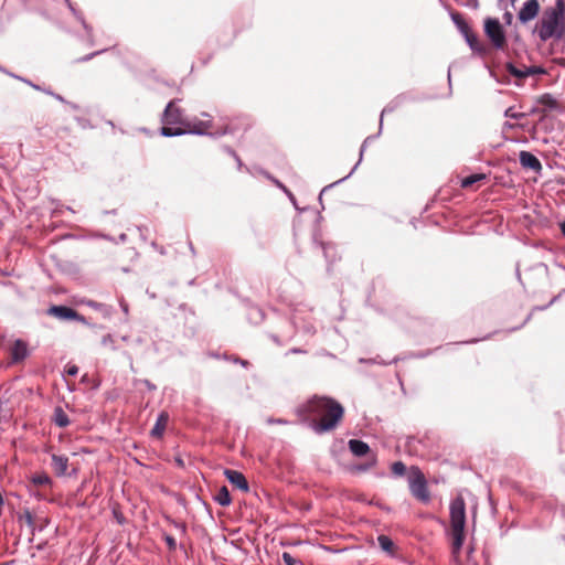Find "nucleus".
<instances>
[{
  "mask_svg": "<svg viewBox=\"0 0 565 565\" xmlns=\"http://www.w3.org/2000/svg\"><path fill=\"white\" fill-rule=\"evenodd\" d=\"M306 412L312 419V429L322 434L334 429L343 416V407L329 397H313L306 405Z\"/></svg>",
  "mask_w": 565,
  "mask_h": 565,
  "instance_id": "nucleus-1",
  "label": "nucleus"
},
{
  "mask_svg": "<svg viewBox=\"0 0 565 565\" xmlns=\"http://www.w3.org/2000/svg\"><path fill=\"white\" fill-rule=\"evenodd\" d=\"M535 32L542 42L561 40L565 35V0H555L554 6L544 9Z\"/></svg>",
  "mask_w": 565,
  "mask_h": 565,
  "instance_id": "nucleus-2",
  "label": "nucleus"
},
{
  "mask_svg": "<svg viewBox=\"0 0 565 565\" xmlns=\"http://www.w3.org/2000/svg\"><path fill=\"white\" fill-rule=\"evenodd\" d=\"M449 514L452 536V553L457 555L463 545L466 527V503L461 495L451 500Z\"/></svg>",
  "mask_w": 565,
  "mask_h": 565,
  "instance_id": "nucleus-3",
  "label": "nucleus"
},
{
  "mask_svg": "<svg viewBox=\"0 0 565 565\" xmlns=\"http://www.w3.org/2000/svg\"><path fill=\"white\" fill-rule=\"evenodd\" d=\"M205 119L184 120L182 127H162L161 135L164 137H177L185 134L207 135L212 127V120L209 114L203 113Z\"/></svg>",
  "mask_w": 565,
  "mask_h": 565,
  "instance_id": "nucleus-4",
  "label": "nucleus"
},
{
  "mask_svg": "<svg viewBox=\"0 0 565 565\" xmlns=\"http://www.w3.org/2000/svg\"><path fill=\"white\" fill-rule=\"evenodd\" d=\"M408 487L411 493L422 502H428L429 491L427 488V481L418 467L412 466L408 473Z\"/></svg>",
  "mask_w": 565,
  "mask_h": 565,
  "instance_id": "nucleus-5",
  "label": "nucleus"
},
{
  "mask_svg": "<svg viewBox=\"0 0 565 565\" xmlns=\"http://www.w3.org/2000/svg\"><path fill=\"white\" fill-rule=\"evenodd\" d=\"M484 32L495 49H503L505 34L498 19L487 18L484 20Z\"/></svg>",
  "mask_w": 565,
  "mask_h": 565,
  "instance_id": "nucleus-6",
  "label": "nucleus"
},
{
  "mask_svg": "<svg viewBox=\"0 0 565 565\" xmlns=\"http://www.w3.org/2000/svg\"><path fill=\"white\" fill-rule=\"evenodd\" d=\"M163 127H182L184 124L181 108L175 106L174 100H171L166 106L162 115Z\"/></svg>",
  "mask_w": 565,
  "mask_h": 565,
  "instance_id": "nucleus-7",
  "label": "nucleus"
},
{
  "mask_svg": "<svg viewBox=\"0 0 565 565\" xmlns=\"http://www.w3.org/2000/svg\"><path fill=\"white\" fill-rule=\"evenodd\" d=\"M540 12L539 0H526L518 13V19L525 24L532 21Z\"/></svg>",
  "mask_w": 565,
  "mask_h": 565,
  "instance_id": "nucleus-8",
  "label": "nucleus"
},
{
  "mask_svg": "<svg viewBox=\"0 0 565 565\" xmlns=\"http://www.w3.org/2000/svg\"><path fill=\"white\" fill-rule=\"evenodd\" d=\"M519 161L524 169H529L534 172H540L542 170L540 160L529 151H521L519 154Z\"/></svg>",
  "mask_w": 565,
  "mask_h": 565,
  "instance_id": "nucleus-9",
  "label": "nucleus"
},
{
  "mask_svg": "<svg viewBox=\"0 0 565 565\" xmlns=\"http://www.w3.org/2000/svg\"><path fill=\"white\" fill-rule=\"evenodd\" d=\"M224 475L227 478V480L239 490L244 492H247L249 490L248 482L242 472L237 470L226 469L224 471Z\"/></svg>",
  "mask_w": 565,
  "mask_h": 565,
  "instance_id": "nucleus-10",
  "label": "nucleus"
},
{
  "mask_svg": "<svg viewBox=\"0 0 565 565\" xmlns=\"http://www.w3.org/2000/svg\"><path fill=\"white\" fill-rule=\"evenodd\" d=\"M51 466L57 477L65 476L68 469V458L64 455H51Z\"/></svg>",
  "mask_w": 565,
  "mask_h": 565,
  "instance_id": "nucleus-11",
  "label": "nucleus"
},
{
  "mask_svg": "<svg viewBox=\"0 0 565 565\" xmlns=\"http://www.w3.org/2000/svg\"><path fill=\"white\" fill-rule=\"evenodd\" d=\"M49 312L62 320H73L78 318V315L74 309L65 306H53L50 308Z\"/></svg>",
  "mask_w": 565,
  "mask_h": 565,
  "instance_id": "nucleus-12",
  "label": "nucleus"
},
{
  "mask_svg": "<svg viewBox=\"0 0 565 565\" xmlns=\"http://www.w3.org/2000/svg\"><path fill=\"white\" fill-rule=\"evenodd\" d=\"M168 422H169L168 413L161 412L158 415L156 424H154V426L151 429V436L160 438L163 435L164 430H166Z\"/></svg>",
  "mask_w": 565,
  "mask_h": 565,
  "instance_id": "nucleus-13",
  "label": "nucleus"
},
{
  "mask_svg": "<svg viewBox=\"0 0 565 565\" xmlns=\"http://www.w3.org/2000/svg\"><path fill=\"white\" fill-rule=\"evenodd\" d=\"M349 449L354 456L362 457L370 451V447L366 443L359 439L349 440Z\"/></svg>",
  "mask_w": 565,
  "mask_h": 565,
  "instance_id": "nucleus-14",
  "label": "nucleus"
},
{
  "mask_svg": "<svg viewBox=\"0 0 565 565\" xmlns=\"http://www.w3.org/2000/svg\"><path fill=\"white\" fill-rule=\"evenodd\" d=\"M13 361H21L28 356V345L22 340H17L12 347Z\"/></svg>",
  "mask_w": 565,
  "mask_h": 565,
  "instance_id": "nucleus-15",
  "label": "nucleus"
},
{
  "mask_svg": "<svg viewBox=\"0 0 565 565\" xmlns=\"http://www.w3.org/2000/svg\"><path fill=\"white\" fill-rule=\"evenodd\" d=\"M469 47L477 53H484V46L478 40V36L470 30L463 35Z\"/></svg>",
  "mask_w": 565,
  "mask_h": 565,
  "instance_id": "nucleus-16",
  "label": "nucleus"
},
{
  "mask_svg": "<svg viewBox=\"0 0 565 565\" xmlns=\"http://www.w3.org/2000/svg\"><path fill=\"white\" fill-rule=\"evenodd\" d=\"M53 423L58 427H67L70 425V418L62 407L57 406L54 408Z\"/></svg>",
  "mask_w": 565,
  "mask_h": 565,
  "instance_id": "nucleus-17",
  "label": "nucleus"
},
{
  "mask_svg": "<svg viewBox=\"0 0 565 565\" xmlns=\"http://www.w3.org/2000/svg\"><path fill=\"white\" fill-rule=\"evenodd\" d=\"M86 305L89 308L100 312L103 315V317H105V318H109L114 312V308L111 306H108V305H105L102 302H97L94 300L87 301Z\"/></svg>",
  "mask_w": 565,
  "mask_h": 565,
  "instance_id": "nucleus-18",
  "label": "nucleus"
},
{
  "mask_svg": "<svg viewBox=\"0 0 565 565\" xmlns=\"http://www.w3.org/2000/svg\"><path fill=\"white\" fill-rule=\"evenodd\" d=\"M450 18H451L452 22L455 23V25L457 26V29L459 30V32L462 35H465L468 31L471 30L470 26L468 25V23L461 17L460 13L451 12L450 13Z\"/></svg>",
  "mask_w": 565,
  "mask_h": 565,
  "instance_id": "nucleus-19",
  "label": "nucleus"
},
{
  "mask_svg": "<svg viewBox=\"0 0 565 565\" xmlns=\"http://www.w3.org/2000/svg\"><path fill=\"white\" fill-rule=\"evenodd\" d=\"M214 500L222 507H228L232 502L228 489L223 486L214 497Z\"/></svg>",
  "mask_w": 565,
  "mask_h": 565,
  "instance_id": "nucleus-20",
  "label": "nucleus"
},
{
  "mask_svg": "<svg viewBox=\"0 0 565 565\" xmlns=\"http://www.w3.org/2000/svg\"><path fill=\"white\" fill-rule=\"evenodd\" d=\"M507 67V71L514 77L516 78H525L529 76L527 74V66H524L522 68H519L516 67L514 64L512 63H507L505 65Z\"/></svg>",
  "mask_w": 565,
  "mask_h": 565,
  "instance_id": "nucleus-21",
  "label": "nucleus"
},
{
  "mask_svg": "<svg viewBox=\"0 0 565 565\" xmlns=\"http://www.w3.org/2000/svg\"><path fill=\"white\" fill-rule=\"evenodd\" d=\"M377 543H379L380 547H381L384 552H386V553H388V554H393L394 543H393V541H392L388 536H386V535H380V536L377 537Z\"/></svg>",
  "mask_w": 565,
  "mask_h": 565,
  "instance_id": "nucleus-22",
  "label": "nucleus"
},
{
  "mask_svg": "<svg viewBox=\"0 0 565 565\" xmlns=\"http://www.w3.org/2000/svg\"><path fill=\"white\" fill-rule=\"evenodd\" d=\"M484 179H486V174H483V173L471 174L461 180V186L469 188L472 184H475L481 180H484Z\"/></svg>",
  "mask_w": 565,
  "mask_h": 565,
  "instance_id": "nucleus-23",
  "label": "nucleus"
},
{
  "mask_svg": "<svg viewBox=\"0 0 565 565\" xmlns=\"http://www.w3.org/2000/svg\"><path fill=\"white\" fill-rule=\"evenodd\" d=\"M537 103L550 109L556 108L557 106L556 99L551 94H543L539 97Z\"/></svg>",
  "mask_w": 565,
  "mask_h": 565,
  "instance_id": "nucleus-24",
  "label": "nucleus"
},
{
  "mask_svg": "<svg viewBox=\"0 0 565 565\" xmlns=\"http://www.w3.org/2000/svg\"><path fill=\"white\" fill-rule=\"evenodd\" d=\"M32 482L35 486H47V484H51L52 479L50 478V476L47 473L42 472V473L34 475L32 477Z\"/></svg>",
  "mask_w": 565,
  "mask_h": 565,
  "instance_id": "nucleus-25",
  "label": "nucleus"
},
{
  "mask_svg": "<svg viewBox=\"0 0 565 565\" xmlns=\"http://www.w3.org/2000/svg\"><path fill=\"white\" fill-rule=\"evenodd\" d=\"M392 472L393 475H395L396 477H402L405 475L406 472V466L402 462V461H395L393 465H392Z\"/></svg>",
  "mask_w": 565,
  "mask_h": 565,
  "instance_id": "nucleus-26",
  "label": "nucleus"
},
{
  "mask_svg": "<svg viewBox=\"0 0 565 565\" xmlns=\"http://www.w3.org/2000/svg\"><path fill=\"white\" fill-rule=\"evenodd\" d=\"M65 3L67 4L68 9L72 11V13L78 19V21L82 22L83 26L85 28V30H88V25L86 24L83 15L74 8V6L72 4V2L70 0H64Z\"/></svg>",
  "mask_w": 565,
  "mask_h": 565,
  "instance_id": "nucleus-27",
  "label": "nucleus"
},
{
  "mask_svg": "<svg viewBox=\"0 0 565 565\" xmlns=\"http://www.w3.org/2000/svg\"><path fill=\"white\" fill-rule=\"evenodd\" d=\"M20 520H23L25 524L32 530V532L34 531V519L29 510L23 512V514L20 516Z\"/></svg>",
  "mask_w": 565,
  "mask_h": 565,
  "instance_id": "nucleus-28",
  "label": "nucleus"
},
{
  "mask_svg": "<svg viewBox=\"0 0 565 565\" xmlns=\"http://www.w3.org/2000/svg\"><path fill=\"white\" fill-rule=\"evenodd\" d=\"M504 116L508 117V118H512V119H521V118L525 117V114L524 113L515 111L514 107H509L504 111Z\"/></svg>",
  "mask_w": 565,
  "mask_h": 565,
  "instance_id": "nucleus-29",
  "label": "nucleus"
},
{
  "mask_svg": "<svg viewBox=\"0 0 565 565\" xmlns=\"http://www.w3.org/2000/svg\"><path fill=\"white\" fill-rule=\"evenodd\" d=\"M281 558L286 565H301L300 561L296 559L291 554L284 552Z\"/></svg>",
  "mask_w": 565,
  "mask_h": 565,
  "instance_id": "nucleus-30",
  "label": "nucleus"
},
{
  "mask_svg": "<svg viewBox=\"0 0 565 565\" xmlns=\"http://www.w3.org/2000/svg\"><path fill=\"white\" fill-rule=\"evenodd\" d=\"M114 343H115V341H114V338L111 334H106L102 339V344L105 347H109L111 350L116 349Z\"/></svg>",
  "mask_w": 565,
  "mask_h": 565,
  "instance_id": "nucleus-31",
  "label": "nucleus"
},
{
  "mask_svg": "<svg viewBox=\"0 0 565 565\" xmlns=\"http://www.w3.org/2000/svg\"><path fill=\"white\" fill-rule=\"evenodd\" d=\"M545 73H546V71L541 66H527L529 76L545 74Z\"/></svg>",
  "mask_w": 565,
  "mask_h": 565,
  "instance_id": "nucleus-32",
  "label": "nucleus"
},
{
  "mask_svg": "<svg viewBox=\"0 0 565 565\" xmlns=\"http://www.w3.org/2000/svg\"><path fill=\"white\" fill-rule=\"evenodd\" d=\"M163 537H164V541H166V543L168 545V548L170 551H174L177 548V542H175L174 537L169 535V534H164Z\"/></svg>",
  "mask_w": 565,
  "mask_h": 565,
  "instance_id": "nucleus-33",
  "label": "nucleus"
},
{
  "mask_svg": "<svg viewBox=\"0 0 565 565\" xmlns=\"http://www.w3.org/2000/svg\"><path fill=\"white\" fill-rule=\"evenodd\" d=\"M275 183H276V185L278 188H280L288 195V198L294 203V205H296V200H295L294 194L282 183H280L278 180H275Z\"/></svg>",
  "mask_w": 565,
  "mask_h": 565,
  "instance_id": "nucleus-34",
  "label": "nucleus"
},
{
  "mask_svg": "<svg viewBox=\"0 0 565 565\" xmlns=\"http://www.w3.org/2000/svg\"><path fill=\"white\" fill-rule=\"evenodd\" d=\"M376 465V459L373 458L370 462L365 463V465H362V466H359L358 467V470L360 471H365L372 467H374Z\"/></svg>",
  "mask_w": 565,
  "mask_h": 565,
  "instance_id": "nucleus-35",
  "label": "nucleus"
},
{
  "mask_svg": "<svg viewBox=\"0 0 565 565\" xmlns=\"http://www.w3.org/2000/svg\"><path fill=\"white\" fill-rule=\"evenodd\" d=\"M119 305H120V308H121L122 312L127 316L128 312H129V308H128L127 302L124 299H120L119 300Z\"/></svg>",
  "mask_w": 565,
  "mask_h": 565,
  "instance_id": "nucleus-36",
  "label": "nucleus"
},
{
  "mask_svg": "<svg viewBox=\"0 0 565 565\" xmlns=\"http://www.w3.org/2000/svg\"><path fill=\"white\" fill-rule=\"evenodd\" d=\"M0 71H1V72H3V73H7V74H9L10 76H13V77H15V78H18V79H21V81H23V82H25V83H28V84H30V85H31V83H30L29 81L23 79V78H21V77H19V76H15V75H13V74H11V73H9V72L4 71L1 66H0ZM32 86H33L34 88L39 89V86L33 85V84H32Z\"/></svg>",
  "mask_w": 565,
  "mask_h": 565,
  "instance_id": "nucleus-37",
  "label": "nucleus"
},
{
  "mask_svg": "<svg viewBox=\"0 0 565 565\" xmlns=\"http://www.w3.org/2000/svg\"><path fill=\"white\" fill-rule=\"evenodd\" d=\"M372 139H373V137H372V136H370V137H367V138L364 140V142H363V145H362V147H361V150H360V160L362 159V156H363V152H364V150H365L366 143H367L370 140H372Z\"/></svg>",
  "mask_w": 565,
  "mask_h": 565,
  "instance_id": "nucleus-38",
  "label": "nucleus"
},
{
  "mask_svg": "<svg viewBox=\"0 0 565 565\" xmlns=\"http://www.w3.org/2000/svg\"><path fill=\"white\" fill-rule=\"evenodd\" d=\"M100 52H102V51L94 52V53H92V54H89V55H86V56H84V57L79 58L78 61H79V62H87V61H89L92 57H94L95 55L99 54Z\"/></svg>",
  "mask_w": 565,
  "mask_h": 565,
  "instance_id": "nucleus-39",
  "label": "nucleus"
},
{
  "mask_svg": "<svg viewBox=\"0 0 565 565\" xmlns=\"http://www.w3.org/2000/svg\"><path fill=\"white\" fill-rule=\"evenodd\" d=\"M393 109L390 108L388 106L385 107L383 110H382V114H381V119H380V129L382 128V122H383V115L386 114V113H390L392 111Z\"/></svg>",
  "mask_w": 565,
  "mask_h": 565,
  "instance_id": "nucleus-40",
  "label": "nucleus"
},
{
  "mask_svg": "<svg viewBox=\"0 0 565 565\" xmlns=\"http://www.w3.org/2000/svg\"><path fill=\"white\" fill-rule=\"evenodd\" d=\"M77 371H78V370H77V367H76V366H71V367L68 369L67 373H68L70 375H76V374H77Z\"/></svg>",
  "mask_w": 565,
  "mask_h": 565,
  "instance_id": "nucleus-41",
  "label": "nucleus"
},
{
  "mask_svg": "<svg viewBox=\"0 0 565 565\" xmlns=\"http://www.w3.org/2000/svg\"><path fill=\"white\" fill-rule=\"evenodd\" d=\"M558 298H564V299H565V290H563L562 292H559V295H558L557 297H554V298L551 300L550 305H551V303H553L554 301H556V299H558Z\"/></svg>",
  "mask_w": 565,
  "mask_h": 565,
  "instance_id": "nucleus-42",
  "label": "nucleus"
},
{
  "mask_svg": "<svg viewBox=\"0 0 565 565\" xmlns=\"http://www.w3.org/2000/svg\"><path fill=\"white\" fill-rule=\"evenodd\" d=\"M355 168H356V166L351 170V172H350L348 175H345V177H343L341 180H339V181L334 182V184H337V183H339V182H341V181H343V180H347V179H348V178H349V177L354 172Z\"/></svg>",
  "mask_w": 565,
  "mask_h": 565,
  "instance_id": "nucleus-43",
  "label": "nucleus"
},
{
  "mask_svg": "<svg viewBox=\"0 0 565 565\" xmlns=\"http://www.w3.org/2000/svg\"><path fill=\"white\" fill-rule=\"evenodd\" d=\"M145 383H146L148 388H150V390H154L156 388V386L152 385L149 381H145Z\"/></svg>",
  "mask_w": 565,
  "mask_h": 565,
  "instance_id": "nucleus-44",
  "label": "nucleus"
},
{
  "mask_svg": "<svg viewBox=\"0 0 565 565\" xmlns=\"http://www.w3.org/2000/svg\"><path fill=\"white\" fill-rule=\"evenodd\" d=\"M561 231L563 235L565 236V220L561 223Z\"/></svg>",
  "mask_w": 565,
  "mask_h": 565,
  "instance_id": "nucleus-45",
  "label": "nucleus"
},
{
  "mask_svg": "<svg viewBox=\"0 0 565 565\" xmlns=\"http://www.w3.org/2000/svg\"><path fill=\"white\" fill-rule=\"evenodd\" d=\"M289 352L290 353H301L302 351L300 349H291Z\"/></svg>",
  "mask_w": 565,
  "mask_h": 565,
  "instance_id": "nucleus-46",
  "label": "nucleus"
},
{
  "mask_svg": "<svg viewBox=\"0 0 565 565\" xmlns=\"http://www.w3.org/2000/svg\"><path fill=\"white\" fill-rule=\"evenodd\" d=\"M269 422H270V423H276V424H282V423H285V422H284V420H281V419H277V420H269Z\"/></svg>",
  "mask_w": 565,
  "mask_h": 565,
  "instance_id": "nucleus-47",
  "label": "nucleus"
},
{
  "mask_svg": "<svg viewBox=\"0 0 565 565\" xmlns=\"http://www.w3.org/2000/svg\"><path fill=\"white\" fill-rule=\"evenodd\" d=\"M241 364L245 366L247 364V361H241Z\"/></svg>",
  "mask_w": 565,
  "mask_h": 565,
  "instance_id": "nucleus-48",
  "label": "nucleus"
},
{
  "mask_svg": "<svg viewBox=\"0 0 565 565\" xmlns=\"http://www.w3.org/2000/svg\"><path fill=\"white\" fill-rule=\"evenodd\" d=\"M180 527L183 532L185 531V525H180Z\"/></svg>",
  "mask_w": 565,
  "mask_h": 565,
  "instance_id": "nucleus-49",
  "label": "nucleus"
},
{
  "mask_svg": "<svg viewBox=\"0 0 565 565\" xmlns=\"http://www.w3.org/2000/svg\"><path fill=\"white\" fill-rule=\"evenodd\" d=\"M232 153V156H234V158H237V154H235V152L233 151H230Z\"/></svg>",
  "mask_w": 565,
  "mask_h": 565,
  "instance_id": "nucleus-50",
  "label": "nucleus"
},
{
  "mask_svg": "<svg viewBox=\"0 0 565 565\" xmlns=\"http://www.w3.org/2000/svg\"><path fill=\"white\" fill-rule=\"evenodd\" d=\"M232 153V156H234V158H237V154H235V152L233 151H230Z\"/></svg>",
  "mask_w": 565,
  "mask_h": 565,
  "instance_id": "nucleus-51",
  "label": "nucleus"
},
{
  "mask_svg": "<svg viewBox=\"0 0 565 565\" xmlns=\"http://www.w3.org/2000/svg\"><path fill=\"white\" fill-rule=\"evenodd\" d=\"M323 250H324V253L327 254V252H328V247H327V246H323Z\"/></svg>",
  "mask_w": 565,
  "mask_h": 565,
  "instance_id": "nucleus-52",
  "label": "nucleus"
}]
</instances>
